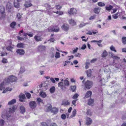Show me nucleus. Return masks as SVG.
Masks as SVG:
<instances>
[{"label":"nucleus","instance_id":"nucleus-1","mask_svg":"<svg viewBox=\"0 0 126 126\" xmlns=\"http://www.w3.org/2000/svg\"><path fill=\"white\" fill-rule=\"evenodd\" d=\"M17 79L16 77L14 76L13 75H11L6 79H5L4 80V83L6 84H8L10 82H15Z\"/></svg>","mask_w":126,"mask_h":126},{"label":"nucleus","instance_id":"nucleus-2","mask_svg":"<svg viewBox=\"0 0 126 126\" xmlns=\"http://www.w3.org/2000/svg\"><path fill=\"white\" fill-rule=\"evenodd\" d=\"M92 82L91 81L87 80L85 83V87L87 89H89L92 87Z\"/></svg>","mask_w":126,"mask_h":126},{"label":"nucleus","instance_id":"nucleus-3","mask_svg":"<svg viewBox=\"0 0 126 126\" xmlns=\"http://www.w3.org/2000/svg\"><path fill=\"white\" fill-rule=\"evenodd\" d=\"M29 104L30 107L32 109L35 108L36 106V103L35 101H31L30 102Z\"/></svg>","mask_w":126,"mask_h":126},{"label":"nucleus","instance_id":"nucleus-4","mask_svg":"<svg viewBox=\"0 0 126 126\" xmlns=\"http://www.w3.org/2000/svg\"><path fill=\"white\" fill-rule=\"evenodd\" d=\"M16 52L17 54L21 55H23L25 53V51L23 49H17Z\"/></svg>","mask_w":126,"mask_h":126},{"label":"nucleus","instance_id":"nucleus-5","mask_svg":"<svg viewBox=\"0 0 126 126\" xmlns=\"http://www.w3.org/2000/svg\"><path fill=\"white\" fill-rule=\"evenodd\" d=\"M76 10L74 8H71L70 10L68 11V13L70 14H76Z\"/></svg>","mask_w":126,"mask_h":126},{"label":"nucleus","instance_id":"nucleus-6","mask_svg":"<svg viewBox=\"0 0 126 126\" xmlns=\"http://www.w3.org/2000/svg\"><path fill=\"white\" fill-rule=\"evenodd\" d=\"M19 96L20 98L19 101L22 102L24 101V100L26 98L25 95L21 93Z\"/></svg>","mask_w":126,"mask_h":126},{"label":"nucleus","instance_id":"nucleus-7","mask_svg":"<svg viewBox=\"0 0 126 126\" xmlns=\"http://www.w3.org/2000/svg\"><path fill=\"white\" fill-rule=\"evenodd\" d=\"M92 122V120L90 118L87 117L86 119L85 124L88 126L90 125Z\"/></svg>","mask_w":126,"mask_h":126},{"label":"nucleus","instance_id":"nucleus-8","mask_svg":"<svg viewBox=\"0 0 126 126\" xmlns=\"http://www.w3.org/2000/svg\"><path fill=\"white\" fill-rule=\"evenodd\" d=\"M21 0H15L14 3V6L15 7L18 8L19 7V2Z\"/></svg>","mask_w":126,"mask_h":126},{"label":"nucleus","instance_id":"nucleus-9","mask_svg":"<svg viewBox=\"0 0 126 126\" xmlns=\"http://www.w3.org/2000/svg\"><path fill=\"white\" fill-rule=\"evenodd\" d=\"M63 30L65 31H67L69 28V26L66 24H63L62 27Z\"/></svg>","mask_w":126,"mask_h":126},{"label":"nucleus","instance_id":"nucleus-10","mask_svg":"<svg viewBox=\"0 0 126 126\" xmlns=\"http://www.w3.org/2000/svg\"><path fill=\"white\" fill-rule=\"evenodd\" d=\"M100 8L99 7H98L95 8L94 10V11L95 13L97 14H98L100 12Z\"/></svg>","mask_w":126,"mask_h":126},{"label":"nucleus","instance_id":"nucleus-11","mask_svg":"<svg viewBox=\"0 0 126 126\" xmlns=\"http://www.w3.org/2000/svg\"><path fill=\"white\" fill-rule=\"evenodd\" d=\"M70 102L67 100H64L63 101L62 105H64V106H68L70 105Z\"/></svg>","mask_w":126,"mask_h":126},{"label":"nucleus","instance_id":"nucleus-12","mask_svg":"<svg viewBox=\"0 0 126 126\" xmlns=\"http://www.w3.org/2000/svg\"><path fill=\"white\" fill-rule=\"evenodd\" d=\"M25 108L23 106H21L20 107V112L23 114L25 112Z\"/></svg>","mask_w":126,"mask_h":126},{"label":"nucleus","instance_id":"nucleus-13","mask_svg":"<svg viewBox=\"0 0 126 126\" xmlns=\"http://www.w3.org/2000/svg\"><path fill=\"white\" fill-rule=\"evenodd\" d=\"M92 94V92L91 91H88L86 93L85 97L86 98H88L90 97Z\"/></svg>","mask_w":126,"mask_h":126},{"label":"nucleus","instance_id":"nucleus-14","mask_svg":"<svg viewBox=\"0 0 126 126\" xmlns=\"http://www.w3.org/2000/svg\"><path fill=\"white\" fill-rule=\"evenodd\" d=\"M12 6V4L9 2H8L6 5L7 9L8 10H9Z\"/></svg>","mask_w":126,"mask_h":126},{"label":"nucleus","instance_id":"nucleus-15","mask_svg":"<svg viewBox=\"0 0 126 126\" xmlns=\"http://www.w3.org/2000/svg\"><path fill=\"white\" fill-rule=\"evenodd\" d=\"M34 39L37 42L41 41L42 40L40 36L36 35L34 37Z\"/></svg>","mask_w":126,"mask_h":126},{"label":"nucleus","instance_id":"nucleus-16","mask_svg":"<svg viewBox=\"0 0 126 126\" xmlns=\"http://www.w3.org/2000/svg\"><path fill=\"white\" fill-rule=\"evenodd\" d=\"M58 111V109L54 107L52 108L51 112L54 114L57 113Z\"/></svg>","mask_w":126,"mask_h":126},{"label":"nucleus","instance_id":"nucleus-17","mask_svg":"<svg viewBox=\"0 0 126 126\" xmlns=\"http://www.w3.org/2000/svg\"><path fill=\"white\" fill-rule=\"evenodd\" d=\"M46 47L44 46H39L38 47V50L40 51H42L45 50Z\"/></svg>","mask_w":126,"mask_h":126},{"label":"nucleus","instance_id":"nucleus-18","mask_svg":"<svg viewBox=\"0 0 126 126\" xmlns=\"http://www.w3.org/2000/svg\"><path fill=\"white\" fill-rule=\"evenodd\" d=\"M16 109V107L15 106H13L12 108H9V111L10 112H14Z\"/></svg>","mask_w":126,"mask_h":126},{"label":"nucleus","instance_id":"nucleus-19","mask_svg":"<svg viewBox=\"0 0 126 126\" xmlns=\"http://www.w3.org/2000/svg\"><path fill=\"white\" fill-rule=\"evenodd\" d=\"M14 46V45H12L11 46H9L6 47V49L8 51L12 52V49L14 48L13 47Z\"/></svg>","mask_w":126,"mask_h":126},{"label":"nucleus","instance_id":"nucleus-20","mask_svg":"<svg viewBox=\"0 0 126 126\" xmlns=\"http://www.w3.org/2000/svg\"><path fill=\"white\" fill-rule=\"evenodd\" d=\"M24 5L26 7L28 8L32 6V4L30 2H26L25 3Z\"/></svg>","mask_w":126,"mask_h":126},{"label":"nucleus","instance_id":"nucleus-21","mask_svg":"<svg viewBox=\"0 0 126 126\" xmlns=\"http://www.w3.org/2000/svg\"><path fill=\"white\" fill-rule=\"evenodd\" d=\"M39 93L40 96L43 98L45 97L47 95V94H46L45 93L43 92H40Z\"/></svg>","mask_w":126,"mask_h":126},{"label":"nucleus","instance_id":"nucleus-22","mask_svg":"<svg viewBox=\"0 0 126 126\" xmlns=\"http://www.w3.org/2000/svg\"><path fill=\"white\" fill-rule=\"evenodd\" d=\"M24 46V44L22 43H19L17 45V47L18 48H23Z\"/></svg>","mask_w":126,"mask_h":126},{"label":"nucleus","instance_id":"nucleus-23","mask_svg":"<svg viewBox=\"0 0 126 126\" xmlns=\"http://www.w3.org/2000/svg\"><path fill=\"white\" fill-rule=\"evenodd\" d=\"M16 102V100L15 99H13L11 101H9L8 103V104L9 105H12L15 103Z\"/></svg>","mask_w":126,"mask_h":126},{"label":"nucleus","instance_id":"nucleus-24","mask_svg":"<svg viewBox=\"0 0 126 126\" xmlns=\"http://www.w3.org/2000/svg\"><path fill=\"white\" fill-rule=\"evenodd\" d=\"M59 28L58 27L56 26L53 27V31L55 32H58L59 31Z\"/></svg>","mask_w":126,"mask_h":126},{"label":"nucleus","instance_id":"nucleus-25","mask_svg":"<svg viewBox=\"0 0 126 126\" xmlns=\"http://www.w3.org/2000/svg\"><path fill=\"white\" fill-rule=\"evenodd\" d=\"M5 8L3 6H0V12L2 14L4 13H5Z\"/></svg>","mask_w":126,"mask_h":126},{"label":"nucleus","instance_id":"nucleus-26","mask_svg":"<svg viewBox=\"0 0 126 126\" xmlns=\"http://www.w3.org/2000/svg\"><path fill=\"white\" fill-rule=\"evenodd\" d=\"M7 85V84H5V83H4L3 81V82L1 83L0 84V89L1 90H2L3 89H4V85Z\"/></svg>","mask_w":126,"mask_h":126},{"label":"nucleus","instance_id":"nucleus-27","mask_svg":"<svg viewBox=\"0 0 126 126\" xmlns=\"http://www.w3.org/2000/svg\"><path fill=\"white\" fill-rule=\"evenodd\" d=\"M49 91L51 94L53 93L55 91V88L54 86H53L51 87Z\"/></svg>","mask_w":126,"mask_h":126},{"label":"nucleus","instance_id":"nucleus-28","mask_svg":"<svg viewBox=\"0 0 126 126\" xmlns=\"http://www.w3.org/2000/svg\"><path fill=\"white\" fill-rule=\"evenodd\" d=\"M86 73L88 77H90L91 75L92 71L91 69H90L87 71Z\"/></svg>","mask_w":126,"mask_h":126},{"label":"nucleus","instance_id":"nucleus-29","mask_svg":"<svg viewBox=\"0 0 126 126\" xmlns=\"http://www.w3.org/2000/svg\"><path fill=\"white\" fill-rule=\"evenodd\" d=\"M113 8V7L110 5H107L106 7V10L108 11H110V10L112 9Z\"/></svg>","mask_w":126,"mask_h":126},{"label":"nucleus","instance_id":"nucleus-30","mask_svg":"<svg viewBox=\"0 0 126 126\" xmlns=\"http://www.w3.org/2000/svg\"><path fill=\"white\" fill-rule=\"evenodd\" d=\"M76 87V86H72L70 87V90L72 91V92L75 91Z\"/></svg>","mask_w":126,"mask_h":126},{"label":"nucleus","instance_id":"nucleus-31","mask_svg":"<svg viewBox=\"0 0 126 126\" xmlns=\"http://www.w3.org/2000/svg\"><path fill=\"white\" fill-rule=\"evenodd\" d=\"M107 53L106 50L104 51L102 54V56L103 57H105L107 56Z\"/></svg>","mask_w":126,"mask_h":126},{"label":"nucleus","instance_id":"nucleus-32","mask_svg":"<svg viewBox=\"0 0 126 126\" xmlns=\"http://www.w3.org/2000/svg\"><path fill=\"white\" fill-rule=\"evenodd\" d=\"M69 22L72 25H75L76 24V22L75 21L72 19H71L69 20Z\"/></svg>","mask_w":126,"mask_h":126},{"label":"nucleus","instance_id":"nucleus-33","mask_svg":"<svg viewBox=\"0 0 126 126\" xmlns=\"http://www.w3.org/2000/svg\"><path fill=\"white\" fill-rule=\"evenodd\" d=\"M112 58L113 59V62L114 63L115 61H118L120 59V57H119L115 55Z\"/></svg>","mask_w":126,"mask_h":126},{"label":"nucleus","instance_id":"nucleus-34","mask_svg":"<svg viewBox=\"0 0 126 126\" xmlns=\"http://www.w3.org/2000/svg\"><path fill=\"white\" fill-rule=\"evenodd\" d=\"M64 85L65 86H68L69 85V81L66 80L65 79L64 80Z\"/></svg>","mask_w":126,"mask_h":126},{"label":"nucleus","instance_id":"nucleus-35","mask_svg":"<svg viewBox=\"0 0 126 126\" xmlns=\"http://www.w3.org/2000/svg\"><path fill=\"white\" fill-rule=\"evenodd\" d=\"M58 86L61 88H62L64 87V85L63 83L62 82H61L59 83L58 84Z\"/></svg>","mask_w":126,"mask_h":126},{"label":"nucleus","instance_id":"nucleus-36","mask_svg":"<svg viewBox=\"0 0 126 126\" xmlns=\"http://www.w3.org/2000/svg\"><path fill=\"white\" fill-rule=\"evenodd\" d=\"M37 101L38 103L39 104L40 103H43V101L40 98H37Z\"/></svg>","mask_w":126,"mask_h":126},{"label":"nucleus","instance_id":"nucleus-37","mask_svg":"<svg viewBox=\"0 0 126 126\" xmlns=\"http://www.w3.org/2000/svg\"><path fill=\"white\" fill-rule=\"evenodd\" d=\"M122 41L124 44H125L126 43V37H123L122 39Z\"/></svg>","mask_w":126,"mask_h":126},{"label":"nucleus","instance_id":"nucleus-38","mask_svg":"<svg viewBox=\"0 0 126 126\" xmlns=\"http://www.w3.org/2000/svg\"><path fill=\"white\" fill-rule=\"evenodd\" d=\"M16 23L15 22H13L11 23L10 26L11 28H14L15 26H16Z\"/></svg>","mask_w":126,"mask_h":126},{"label":"nucleus","instance_id":"nucleus-39","mask_svg":"<svg viewBox=\"0 0 126 126\" xmlns=\"http://www.w3.org/2000/svg\"><path fill=\"white\" fill-rule=\"evenodd\" d=\"M60 54L58 52H56V54L55 55V57L56 58H58L60 57Z\"/></svg>","mask_w":126,"mask_h":126},{"label":"nucleus","instance_id":"nucleus-40","mask_svg":"<svg viewBox=\"0 0 126 126\" xmlns=\"http://www.w3.org/2000/svg\"><path fill=\"white\" fill-rule=\"evenodd\" d=\"M97 4L99 6L101 7L104 6L105 5V4L104 3L101 2H98L97 3Z\"/></svg>","mask_w":126,"mask_h":126},{"label":"nucleus","instance_id":"nucleus-41","mask_svg":"<svg viewBox=\"0 0 126 126\" xmlns=\"http://www.w3.org/2000/svg\"><path fill=\"white\" fill-rule=\"evenodd\" d=\"M94 100L93 99H90L89 100L88 104L89 105H90L93 103Z\"/></svg>","mask_w":126,"mask_h":126},{"label":"nucleus","instance_id":"nucleus-42","mask_svg":"<svg viewBox=\"0 0 126 126\" xmlns=\"http://www.w3.org/2000/svg\"><path fill=\"white\" fill-rule=\"evenodd\" d=\"M4 124V121L2 119L0 120V126H3Z\"/></svg>","mask_w":126,"mask_h":126},{"label":"nucleus","instance_id":"nucleus-43","mask_svg":"<svg viewBox=\"0 0 126 126\" xmlns=\"http://www.w3.org/2000/svg\"><path fill=\"white\" fill-rule=\"evenodd\" d=\"M88 24H89V23H84L83 22L80 24L79 26L80 27H82L83 26L85 25H86Z\"/></svg>","mask_w":126,"mask_h":126},{"label":"nucleus","instance_id":"nucleus-44","mask_svg":"<svg viewBox=\"0 0 126 126\" xmlns=\"http://www.w3.org/2000/svg\"><path fill=\"white\" fill-rule=\"evenodd\" d=\"M86 113L87 115H92V113L89 109H87Z\"/></svg>","mask_w":126,"mask_h":126},{"label":"nucleus","instance_id":"nucleus-45","mask_svg":"<svg viewBox=\"0 0 126 126\" xmlns=\"http://www.w3.org/2000/svg\"><path fill=\"white\" fill-rule=\"evenodd\" d=\"M25 69L24 67H21L20 68V70L19 72V73H23L25 71Z\"/></svg>","mask_w":126,"mask_h":126},{"label":"nucleus","instance_id":"nucleus-46","mask_svg":"<svg viewBox=\"0 0 126 126\" xmlns=\"http://www.w3.org/2000/svg\"><path fill=\"white\" fill-rule=\"evenodd\" d=\"M90 63L89 62H86L85 64V68L86 69H87L89 68V66L90 65Z\"/></svg>","mask_w":126,"mask_h":126},{"label":"nucleus","instance_id":"nucleus-47","mask_svg":"<svg viewBox=\"0 0 126 126\" xmlns=\"http://www.w3.org/2000/svg\"><path fill=\"white\" fill-rule=\"evenodd\" d=\"M27 98L28 99H29L31 97V94L29 93H26L25 94Z\"/></svg>","mask_w":126,"mask_h":126},{"label":"nucleus","instance_id":"nucleus-48","mask_svg":"<svg viewBox=\"0 0 126 126\" xmlns=\"http://www.w3.org/2000/svg\"><path fill=\"white\" fill-rule=\"evenodd\" d=\"M110 49L112 51H114L115 52H116V51L115 49V47L113 46H111L110 47Z\"/></svg>","mask_w":126,"mask_h":126},{"label":"nucleus","instance_id":"nucleus-49","mask_svg":"<svg viewBox=\"0 0 126 126\" xmlns=\"http://www.w3.org/2000/svg\"><path fill=\"white\" fill-rule=\"evenodd\" d=\"M79 95L78 94H75L72 97V98L75 99L77 98L78 97Z\"/></svg>","mask_w":126,"mask_h":126},{"label":"nucleus","instance_id":"nucleus-50","mask_svg":"<svg viewBox=\"0 0 126 126\" xmlns=\"http://www.w3.org/2000/svg\"><path fill=\"white\" fill-rule=\"evenodd\" d=\"M76 110L74 109L73 112H72V117H73L75 116L76 114Z\"/></svg>","mask_w":126,"mask_h":126},{"label":"nucleus","instance_id":"nucleus-51","mask_svg":"<svg viewBox=\"0 0 126 126\" xmlns=\"http://www.w3.org/2000/svg\"><path fill=\"white\" fill-rule=\"evenodd\" d=\"M47 29L49 32H51L53 31V28L51 27H49Z\"/></svg>","mask_w":126,"mask_h":126},{"label":"nucleus","instance_id":"nucleus-52","mask_svg":"<svg viewBox=\"0 0 126 126\" xmlns=\"http://www.w3.org/2000/svg\"><path fill=\"white\" fill-rule=\"evenodd\" d=\"M118 14L116 13L115 14L112 16L113 18L114 19H116L118 18V16H117Z\"/></svg>","mask_w":126,"mask_h":126},{"label":"nucleus","instance_id":"nucleus-53","mask_svg":"<svg viewBox=\"0 0 126 126\" xmlns=\"http://www.w3.org/2000/svg\"><path fill=\"white\" fill-rule=\"evenodd\" d=\"M44 6L47 8H49L50 7V6L47 3H45L44 5Z\"/></svg>","mask_w":126,"mask_h":126},{"label":"nucleus","instance_id":"nucleus-54","mask_svg":"<svg viewBox=\"0 0 126 126\" xmlns=\"http://www.w3.org/2000/svg\"><path fill=\"white\" fill-rule=\"evenodd\" d=\"M96 15H94L93 16H91V17L89 18V19L90 20H91L92 19H95V17Z\"/></svg>","mask_w":126,"mask_h":126},{"label":"nucleus","instance_id":"nucleus-55","mask_svg":"<svg viewBox=\"0 0 126 126\" xmlns=\"http://www.w3.org/2000/svg\"><path fill=\"white\" fill-rule=\"evenodd\" d=\"M122 72L123 73L124 75V76H123V77L124 78H126V70H124Z\"/></svg>","mask_w":126,"mask_h":126},{"label":"nucleus","instance_id":"nucleus-56","mask_svg":"<svg viewBox=\"0 0 126 126\" xmlns=\"http://www.w3.org/2000/svg\"><path fill=\"white\" fill-rule=\"evenodd\" d=\"M55 8L57 10L60 9L62 8V6H60L59 5H57L56 6Z\"/></svg>","mask_w":126,"mask_h":126},{"label":"nucleus","instance_id":"nucleus-57","mask_svg":"<svg viewBox=\"0 0 126 126\" xmlns=\"http://www.w3.org/2000/svg\"><path fill=\"white\" fill-rule=\"evenodd\" d=\"M42 126H48V125L46 123L43 122L41 123Z\"/></svg>","mask_w":126,"mask_h":126},{"label":"nucleus","instance_id":"nucleus-58","mask_svg":"<svg viewBox=\"0 0 126 126\" xmlns=\"http://www.w3.org/2000/svg\"><path fill=\"white\" fill-rule=\"evenodd\" d=\"M61 117L62 119L64 120L66 118V116L64 114H63L61 116Z\"/></svg>","mask_w":126,"mask_h":126},{"label":"nucleus","instance_id":"nucleus-59","mask_svg":"<svg viewBox=\"0 0 126 126\" xmlns=\"http://www.w3.org/2000/svg\"><path fill=\"white\" fill-rule=\"evenodd\" d=\"M2 62L4 63H6L7 62V60L6 59L3 58L2 60Z\"/></svg>","mask_w":126,"mask_h":126},{"label":"nucleus","instance_id":"nucleus-60","mask_svg":"<svg viewBox=\"0 0 126 126\" xmlns=\"http://www.w3.org/2000/svg\"><path fill=\"white\" fill-rule=\"evenodd\" d=\"M109 56L112 58L115 56L114 54L111 52H109Z\"/></svg>","mask_w":126,"mask_h":126},{"label":"nucleus","instance_id":"nucleus-61","mask_svg":"<svg viewBox=\"0 0 126 126\" xmlns=\"http://www.w3.org/2000/svg\"><path fill=\"white\" fill-rule=\"evenodd\" d=\"M52 107L51 105H50L48 107L47 110H50L51 111L52 108Z\"/></svg>","mask_w":126,"mask_h":126},{"label":"nucleus","instance_id":"nucleus-62","mask_svg":"<svg viewBox=\"0 0 126 126\" xmlns=\"http://www.w3.org/2000/svg\"><path fill=\"white\" fill-rule=\"evenodd\" d=\"M78 100V99L73 100L72 102V104L74 105L75 106H76V105L75 104L77 101Z\"/></svg>","mask_w":126,"mask_h":126},{"label":"nucleus","instance_id":"nucleus-63","mask_svg":"<svg viewBox=\"0 0 126 126\" xmlns=\"http://www.w3.org/2000/svg\"><path fill=\"white\" fill-rule=\"evenodd\" d=\"M21 15H20L18 13L17 15V17L18 19H20L21 17Z\"/></svg>","mask_w":126,"mask_h":126},{"label":"nucleus","instance_id":"nucleus-64","mask_svg":"<svg viewBox=\"0 0 126 126\" xmlns=\"http://www.w3.org/2000/svg\"><path fill=\"white\" fill-rule=\"evenodd\" d=\"M50 126H58L57 125L54 123H52L50 125Z\"/></svg>","mask_w":126,"mask_h":126}]
</instances>
